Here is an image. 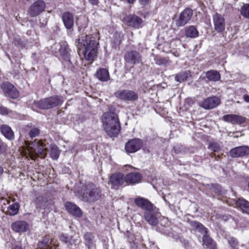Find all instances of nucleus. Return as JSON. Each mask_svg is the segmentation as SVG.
I'll use <instances>...</instances> for the list:
<instances>
[{
	"label": "nucleus",
	"mask_w": 249,
	"mask_h": 249,
	"mask_svg": "<svg viewBox=\"0 0 249 249\" xmlns=\"http://www.w3.org/2000/svg\"><path fill=\"white\" fill-rule=\"evenodd\" d=\"M75 44L78 49L82 51L86 60L93 61L96 58L99 42L92 36L81 35L76 39Z\"/></svg>",
	"instance_id": "obj_1"
},
{
	"label": "nucleus",
	"mask_w": 249,
	"mask_h": 249,
	"mask_svg": "<svg viewBox=\"0 0 249 249\" xmlns=\"http://www.w3.org/2000/svg\"><path fill=\"white\" fill-rule=\"evenodd\" d=\"M103 126L106 132L110 137H115L119 134L121 126L118 115L113 112H106L102 117Z\"/></svg>",
	"instance_id": "obj_2"
},
{
	"label": "nucleus",
	"mask_w": 249,
	"mask_h": 249,
	"mask_svg": "<svg viewBox=\"0 0 249 249\" xmlns=\"http://www.w3.org/2000/svg\"><path fill=\"white\" fill-rule=\"evenodd\" d=\"M101 195L99 187L92 183L87 184L81 190V199L85 202H95L100 198Z\"/></svg>",
	"instance_id": "obj_3"
},
{
	"label": "nucleus",
	"mask_w": 249,
	"mask_h": 249,
	"mask_svg": "<svg viewBox=\"0 0 249 249\" xmlns=\"http://www.w3.org/2000/svg\"><path fill=\"white\" fill-rule=\"evenodd\" d=\"M28 148V155L32 160H35L37 156L45 158L46 156V148L44 147L43 142L41 141L28 142L26 143Z\"/></svg>",
	"instance_id": "obj_4"
},
{
	"label": "nucleus",
	"mask_w": 249,
	"mask_h": 249,
	"mask_svg": "<svg viewBox=\"0 0 249 249\" xmlns=\"http://www.w3.org/2000/svg\"><path fill=\"white\" fill-rule=\"evenodd\" d=\"M63 103L62 97L54 96L44 98L38 102H35L34 104L39 108L42 109H49L59 106Z\"/></svg>",
	"instance_id": "obj_5"
},
{
	"label": "nucleus",
	"mask_w": 249,
	"mask_h": 249,
	"mask_svg": "<svg viewBox=\"0 0 249 249\" xmlns=\"http://www.w3.org/2000/svg\"><path fill=\"white\" fill-rule=\"evenodd\" d=\"M116 98L124 101H133L138 99V94L131 90H120L115 93Z\"/></svg>",
	"instance_id": "obj_6"
},
{
	"label": "nucleus",
	"mask_w": 249,
	"mask_h": 249,
	"mask_svg": "<svg viewBox=\"0 0 249 249\" xmlns=\"http://www.w3.org/2000/svg\"><path fill=\"white\" fill-rule=\"evenodd\" d=\"M143 145L142 140L135 138L129 140L125 145V149L128 153H133L140 150Z\"/></svg>",
	"instance_id": "obj_7"
},
{
	"label": "nucleus",
	"mask_w": 249,
	"mask_h": 249,
	"mask_svg": "<svg viewBox=\"0 0 249 249\" xmlns=\"http://www.w3.org/2000/svg\"><path fill=\"white\" fill-rule=\"evenodd\" d=\"M0 87L4 94L12 99H16L19 96V93L15 87L8 82H5L1 84Z\"/></svg>",
	"instance_id": "obj_8"
},
{
	"label": "nucleus",
	"mask_w": 249,
	"mask_h": 249,
	"mask_svg": "<svg viewBox=\"0 0 249 249\" xmlns=\"http://www.w3.org/2000/svg\"><path fill=\"white\" fill-rule=\"evenodd\" d=\"M45 8V3L43 0H37L30 6L28 13L31 17H36L42 12Z\"/></svg>",
	"instance_id": "obj_9"
},
{
	"label": "nucleus",
	"mask_w": 249,
	"mask_h": 249,
	"mask_svg": "<svg viewBox=\"0 0 249 249\" xmlns=\"http://www.w3.org/2000/svg\"><path fill=\"white\" fill-rule=\"evenodd\" d=\"M193 16V11L190 9H186L179 15V18L175 20L178 27H181L186 24Z\"/></svg>",
	"instance_id": "obj_10"
},
{
	"label": "nucleus",
	"mask_w": 249,
	"mask_h": 249,
	"mask_svg": "<svg viewBox=\"0 0 249 249\" xmlns=\"http://www.w3.org/2000/svg\"><path fill=\"white\" fill-rule=\"evenodd\" d=\"M124 58L127 63L132 65L139 64L142 61L140 53L136 51L127 52Z\"/></svg>",
	"instance_id": "obj_11"
},
{
	"label": "nucleus",
	"mask_w": 249,
	"mask_h": 249,
	"mask_svg": "<svg viewBox=\"0 0 249 249\" xmlns=\"http://www.w3.org/2000/svg\"><path fill=\"white\" fill-rule=\"evenodd\" d=\"M109 182L112 186V188L117 189L125 182V177L121 173L112 174L110 177Z\"/></svg>",
	"instance_id": "obj_12"
},
{
	"label": "nucleus",
	"mask_w": 249,
	"mask_h": 249,
	"mask_svg": "<svg viewBox=\"0 0 249 249\" xmlns=\"http://www.w3.org/2000/svg\"><path fill=\"white\" fill-rule=\"evenodd\" d=\"M214 27L215 31L218 33L222 32L225 29V21L224 17L217 13L213 17Z\"/></svg>",
	"instance_id": "obj_13"
},
{
	"label": "nucleus",
	"mask_w": 249,
	"mask_h": 249,
	"mask_svg": "<svg viewBox=\"0 0 249 249\" xmlns=\"http://www.w3.org/2000/svg\"><path fill=\"white\" fill-rule=\"evenodd\" d=\"M230 155L232 158L243 157L249 154V147L248 146H241L231 149Z\"/></svg>",
	"instance_id": "obj_14"
},
{
	"label": "nucleus",
	"mask_w": 249,
	"mask_h": 249,
	"mask_svg": "<svg viewBox=\"0 0 249 249\" xmlns=\"http://www.w3.org/2000/svg\"><path fill=\"white\" fill-rule=\"evenodd\" d=\"M220 104V99L216 96H213L204 100L201 103V107L206 109H210L217 107Z\"/></svg>",
	"instance_id": "obj_15"
},
{
	"label": "nucleus",
	"mask_w": 249,
	"mask_h": 249,
	"mask_svg": "<svg viewBox=\"0 0 249 249\" xmlns=\"http://www.w3.org/2000/svg\"><path fill=\"white\" fill-rule=\"evenodd\" d=\"M223 120L233 124H241L245 122L246 118L236 114H227L223 116Z\"/></svg>",
	"instance_id": "obj_16"
},
{
	"label": "nucleus",
	"mask_w": 249,
	"mask_h": 249,
	"mask_svg": "<svg viewBox=\"0 0 249 249\" xmlns=\"http://www.w3.org/2000/svg\"><path fill=\"white\" fill-rule=\"evenodd\" d=\"M134 202L138 207L144 210L145 212L153 210V204L145 198L138 197L135 199Z\"/></svg>",
	"instance_id": "obj_17"
},
{
	"label": "nucleus",
	"mask_w": 249,
	"mask_h": 249,
	"mask_svg": "<svg viewBox=\"0 0 249 249\" xmlns=\"http://www.w3.org/2000/svg\"><path fill=\"white\" fill-rule=\"evenodd\" d=\"M159 213L154 211L153 209L152 211H147L144 212V217L145 220L149 224L155 226L158 222V217Z\"/></svg>",
	"instance_id": "obj_18"
},
{
	"label": "nucleus",
	"mask_w": 249,
	"mask_h": 249,
	"mask_svg": "<svg viewBox=\"0 0 249 249\" xmlns=\"http://www.w3.org/2000/svg\"><path fill=\"white\" fill-rule=\"evenodd\" d=\"M11 229L16 232H24L29 229V225L24 221H17L12 224Z\"/></svg>",
	"instance_id": "obj_19"
},
{
	"label": "nucleus",
	"mask_w": 249,
	"mask_h": 249,
	"mask_svg": "<svg viewBox=\"0 0 249 249\" xmlns=\"http://www.w3.org/2000/svg\"><path fill=\"white\" fill-rule=\"evenodd\" d=\"M142 175L137 172L129 173L125 177V182L129 184H135L141 182Z\"/></svg>",
	"instance_id": "obj_20"
},
{
	"label": "nucleus",
	"mask_w": 249,
	"mask_h": 249,
	"mask_svg": "<svg viewBox=\"0 0 249 249\" xmlns=\"http://www.w3.org/2000/svg\"><path fill=\"white\" fill-rule=\"evenodd\" d=\"M124 20L128 26L136 28H139L142 23V19L134 15L126 17Z\"/></svg>",
	"instance_id": "obj_21"
},
{
	"label": "nucleus",
	"mask_w": 249,
	"mask_h": 249,
	"mask_svg": "<svg viewBox=\"0 0 249 249\" xmlns=\"http://www.w3.org/2000/svg\"><path fill=\"white\" fill-rule=\"evenodd\" d=\"M65 206L67 211L71 214L79 217L82 216V212L76 204L71 202H67Z\"/></svg>",
	"instance_id": "obj_22"
},
{
	"label": "nucleus",
	"mask_w": 249,
	"mask_h": 249,
	"mask_svg": "<svg viewBox=\"0 0 249 249\" xmlns=\"http://www.w3.org/2000/svg\"><path fill=\"white\" fill-rule=\"evenodd\" d=\"M181 40L179 39H173L170 43V50L164 51L166 53L170 52L175 56L178 57L180 55L179 47L181 46Z\"/></svg>",
	"instance_id": "obj_23"
},
{
	"label": "nucleus",
	"mask_w": 249,
	"mask_h": 249,
	"mask_svg": "<svg viewBox=\"0 0 249 249\" xmlns=\"http://www.w3.org/2000/svg\"><path fill=\"white\" fill-rule=\"evenodd\" d=\"M62 19L65 27L71 29L73 26L74 19L72 14L70 12H65L62 16Z\"/></svg>",
	"instance_id": "obj_24"
},
{
	"label": "nucleus",
	"mask_w": 249,
	"mask_h": 249,
	"mask_svg": "<svg viewBox=\"0 0 249 249\" xmlns=\"http://www.w3.org/2000/svg\"><path fill=\"white\" fill-rule=\"evenodd\" d=\"M59 52L62 57L66 60H69L71 50L66 42H62L60 44Z\"/></svg>",
	"instance_id": "obj_25"
},
{
	"label": "nucleus",
	"mask_w": 249,
	"mask_h": 249,
	"mask_svg": "<svg viewBox=\"0 0 249 249\" xmlns=\"http://www.w3.org/2000/svg\"><path fill=\"white\" fill-rule=\"evenodd\" d=\"M0 131L2 135L9 140L14 138V132L11 127L6 124H3L0 127Z\"/></svg>",
	"instance_id": "obj_26"
},
{
	"label": "nucleus",
	"mask_w": 249,
	"mask_h": 249,
	"mask_svg": "<svg viewBox=\"0 0 249 249\" xmlns=\"http://www.w3.org/2000/svg\"><path fill=\"white\" fill-rule=\"evenodd\" d=\"M96 77L100 81L105 82L109 79V74L107 69L101 68L96 73Z\"/></svg>",
	"instance_id": "obj_27"
},
{
	"label": "nucleus",
	"mask_w": 249,
	"mask_h": 249,
	"mask_svg": "<svg viewBox=\"0 0 249 249\" xmlns=\"http://www.w3.org/2000/svg\"><path fill=\"white\" fill-rule=\"evenodd\" d=\"M236 205L244 213L249 214V202L243 198H239L237 200Z\"/></svg>",
	"instance_id": "obj_28"
},
{
	"label": "nucleus",
	"mask_w": 249,
	"mask_h": 249,
	"mask_svg": "<svg viewBox=\"0 0 249 249\" xmlns=\"http://www.w3.org/2000/svg\"><path fill=\"white\" fill-rule=\"evenodd\" d=\"M94 235L90 232L84 234L85 244L89 249H92L94 247Z\"/></svg>",
	"instance_id": "obj_29"
},
{
	"label": "nucleus",
	"mask_w": 249,
	"mask_h": 249,
	"mask_svg": "<svg viewBox=\"0 0 249 249\" xmlns=\"http://www.w3.org/2000/svg\"><path fill=\"white\" fill-rule=\"evenodd\" d=\"M207 78L212 81H218L220 79V75L219 73L214 70H211L207 71L206 73Z\"/></svg>",
	"instance_id": "obj_30"
},
{
	"label": "nucleus",
	"mask_w": 249,
	"mask_h": 249,
	"mask_svg": "<svg viewBox=\"0 0 249 249\" xmlns=\"http://www.w3.org/2000/svg\"><path fill=\"white\" fill-rule=\"evenodd\" d=\"M186 36L191 38L196 37L198 36V32L194 26H190L186 29Z\"/></svg>",
	"instance_id": "obj_31"
},
{
	"label": "nucleus",
	"mask_w": 249,
	"mask_h": 249,
	"mask_svg": "<svg viewBox=\"0 0 249 249\" xmlns=\"http://www.w3.org/2000/svg\"><path fill=\"white\" fill-rule=\"evenodd\" d=\"M203 244L210 249H214L216 245L213 240L209 236L204 235L203 237Z\"/></svg>",
	"instance_id": "obj_32"
},
{
	"label": "nucleus",
	"mask_w": 249,
	"mask_h": 249,
	"mask_svg": "<svg viewBox=\"0 0 249 249\" xmlns=\"http://www.w3.org/2000/svg\"><path fill=\"white\" fill-rule=\"evenodd\" d=\"M49 240L48 237H45L41 241L38 243V247L41 249H53V247L49 244Z\"/></svg>",
	"instance_id": "obj_33"
},
{
	"label": "nucleus",
	"mask_w": 249,
	"mask_h": 249,
	"mask_svg": "<svg viewBox=\"0 0 249 249\" xmlns=\"http://www.w3.org/2000/svg\"><path fill=\"white\" fill-rule=\"evenodd\" d=\"M60 152L58 147L54 144L51 145L50 156L53 160H57L59 157Z\"/></svg>",
	"instance_id": "obj_34"
},
{
	"label": "nucleus",
	"mask_w": 249,
	"mask_h": 249,
	"mask_svg": "<svg viewBox=\"0 0 249 249\" xmlns=\"http://www.w3.org/2000/svg\"><path fill=\"white\" fill-rule=\"evenodd\" d=\"M19 204L15 203L13 204L10 205L8 207L7 213L10 215L14 216L16 215L18 212Z\"/></svg>",
	"instance_id": "obj_35"
},
{
	"label": "nucleus",
	"mask_w": 249,
	"mask_h": 249,
	"mask_svg": "<svg viewBox=\"0 0 249 249\" xmlns=\"http://www.w3.org/2000/svg\"><path fill=\"white\" fill-rule=\"evenodd\" d=\"M189 75V73L187 71L181 72L176 76L175 80L177 82H182L187 79Z\"/></svg>",
	"instance_id": "obj_36"
},
{
	"label": "nucleus",
	"mask_w": 249,
	"mask_h": 249,
	"mask_svg": "<svg viewBox=\"0 0 249 249\" xmlns=\"http://www.w3.org/2000/svg\"><path fill=\"white\" fill-rule=\"evenodd\" d=\"M154 60L156 64L158 65L166 66L169 65V61L166 58L160 56H155Z\"/></svg>",
	"instance_id": "obj_37"
},
{
	"label": "nucleus",
	"mask_w": 249,
	"mask_h": 249,
	"mask_svg": "<svg viewBox=\"0 0 249 249\" xmlns=\"http://www.w3.org/2000/svg\"><path fill=\"white\" fill-rule=\"evenodd\" d=\"M240 12L243 17L249 18V3L244 4L241 8Z\"/></svg>",
	"instance_id": "obj_38"
},
{
	"label": "nucleus",
	"mask_w": 249,
	"mask_h": 249,
	"mask_svg": "<svg viewBox=\"0 0 249 249\" xmlns=\"http://www.w3.org/2000/svg\"><path fill=\"white\" fill-rule=\"evenodd\" d=\"M60 240L67 244L68 246L71 245L72 242H71V237L66 234H62L60 236Z\"/></svg>",
	"instance_id": "obj_39"
},
{
	"label": "nucleus",
	"mask_w": 249,
	"mask_h": 249,
	"mask_svg": "<svg viewBox=\"0 0 249 249\" xmlns=\"http://www.w3.org/2000/svg\"><path fill=\"white\" fill-rule=\"evenodd\" d=\"M228 243L233 249H238L239 244L236 238L231 237L228 240Z\"/></svg>",
	"instance_id": "obj_40"
},
{
	"label": "nucleus",
	"mask_w": 249,
	"mask_h": 249,
	"mask_svg": "<svg viewBox=\"0 0 249 249\" xmlns=\"http://www.w3.org/2000/svg\"><path fill=\"white\" fill-rule=\"evenodd\" d=\"M220 145L216 142H211L209 144L208 148L211 150L216 152L218 151L220 149Z\"/></svg>",
	"instance_id": "obj_41"
},
{
	"label": "nucleus",
	"mask_w": 249,
	"mask_h": 249,
	"mask_svg": "<svg viewBox=\"0 0 249 249\" xmlns=\"http://www.w3.org/2000/svg\"><path fill=\"white\" fill-rule=\"evenodd\" d=\"M39 133V130L38 128H35L32 129L29 132V136L31 138H34L37 136Z\"/></svg>",
	"instance_id": "obj_42"
},
{
	"label": "nucleus",
	"mask_w": 249,
	"mask_h": 249,
	"mask_svg": "<svg viewBox=\"0 0 249 249\" xmlns=\"http://www.w3.org/2000/svg\"><path fill=\"white\" fill-rule=\"evenodd\" d=\"M7 145L0 139V154L3 153L7 150Z\"/></svg>",
	"instance_id": "obj_43"
},
{
	"label": "nucleus",
	"mask_w": 249,
	"mask_h": 249,
	"mask_svg": "<svg viewBox=\"0 0 249 249\" xmlns=\"http://www.w3.org/2000/svg\"><path fill=\"white\" fill-rule=\"evenodd\" d=\"M196 231L202 233V234H206L207 232V229L204 226L201 224V227L198 226L197 229L196 230Z\"/></svg>",
	"instance_id": "obj_44"
},
{
	"label": "nucleus",
	"mask_w": 249,
	"mask_h": 249,
	"mask_svg": "<svg viewBox=\"0 0 249 249\" xmlns=\"http://www.w3.org/2000/svg\"><path fill=\"white\" fill-rule=\"evenodd\" d=\"M191 226L194 230H196L198 227V226L201 227V224L199 222L193 221L191 222Z\"/></svg>",
	"instance_id": "obj_45"
},
{
	"label": "nucleus",
	"mask_w": 249,
	"mask_h": 249,
	"mask_svg": "<svg viewBox=\"0 0 249 249\" xmlns=\"http://www.w3.org/2000/svg\"><path fill=\"white\" fill-rule=\"evenodd\" d=\"M8 113L7 109L2 106H0V114L1 115H7Z\"/></svg>",
	"instance_id": "obj_46"
},
{
	"label": "nucleus",
	"mask_w": 249,
	"mask_h": 249,
	"mask_svg": "<svg viewBox=\"0 0 249 249\" xmlns=\"http://www.w3.org/2000/svg\"><path fill=\"white\" fill-rule=\"evenodd\" d=\"M140 4L142 5L145 6L149 3V0H139Z\"/></svg>",
	"instance_id": "obj_47"
},
{
	"label": "nucleus",
	"mask_w": 249,
	"mask_h": 249,
	"mask_svg": "<svg viewBox=\"0 0 249 249\" xmlns=\"http://www.w3.org/2000/svg\"><path fill=\"white\" fill-rule=\"evenodd\" d=\"M89 1L92 5H97L98 3V0H88Z\"/></svg>",
	"instance_id": "obj_48"
},
{
	"label": "nucleus",
	"mask_w": 249,
	"mask_h": 249,
	"mask_svg": "<svg viewBox=\"0 0 249 249\" xmlns=\"http://www.w3.org/2000/svg\"><path fill=\"white\" fill-rule=\"evenodd\" d=\"M243 99L246 102L249 103V95L247 94L244 95Z\"/></svg>",
	"instance_id": "obj_49"
},
{
	"label": "nucleus",
	"mask_w": 249,
	"mask_h": 249,
	"mask_svg": "<svg viewBox=\"0 0 249 249\" xmlns=\"http://www.w3.org/2000/svg\"><path fill=\"white\" fill-rule=\"evenodd\" d=\"M20 41V39H15L14 40V43L16 45H18L19 44Z\"/></svg>",
	"instance_id": "obj_50"
},
{
	"label": "nucleus",
	"mask_w": 249,
	"mask_h": 249,
	"mask_svg": "<svg viewBox=\"0 0 249 249\" xmlns=\"http://www.w3.org/2000/svg\"><path fill=\"white\" fill-rule=\"evenodd\" d=\"M3 172V169L2 167L0 166V175H1Z\"/></svg>",
	"instance_id": "obj_51"
},
{
	"label": "nucleus",
	"mask_w": 249,
	"mask_h": 249,
	"mask_svg": "<svg viewBox=\"0 0 249 249\" xmlns=\"http://www.w3.org/2000/svg\"><path fill=\"white\" fill-rule=\"evenodd\" d=\"M13 249H23L22 248H21L20 246H17L15 247H14Z\"/></svg>",
	"instance_id": "obj_52"
},
{
	"label": "nucleus",
	"mask_w": 249,
	"mask_h": 249,
	"mask_svg": "<svg viewBox=\"0 0 249 249\" xmlns=\"http://www.w3.org/2000/svg\"><path fill=\"white\" fill-rule=\"evenodd\" d=\"M127 1L129 3H133L135 0H127Z\"/></svg>",
	"instance_id": "obj_53"
},
{
	"label": "nucleus",
	"mask_w": 249,
	"mask_h": 249,
	"mask_svg": "<svg viewBox=\"0 0 249 249\" xmlns=\"http://www.w3.org/2000/svg\"><path fill=\"white\" fill-rule=\"evenodd\" d=\"M81 29L80 28V27H78V30L80 31Z\"/></svg>",
	"instance_id": "obj_54"
},
{
	"label": "nucleus",
	"mask_w": 249,
	"mask_h": 249,
	"mask_svg": "<svg viewBox=\"0 0 249 249\" xmlns=\"http://www.w3.org/2000/svg\"><path fill=\"white\" fill-rule=\"evenodd\" d=\"M248 186H249V182Z\"/></svg>",
	"instance_id": "obj_55"
}]
</instances>
